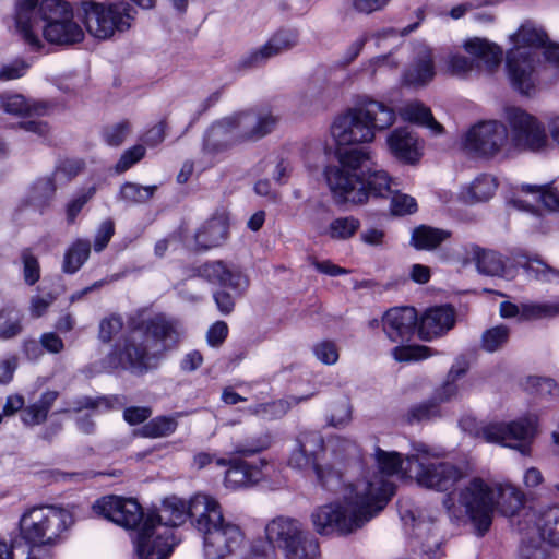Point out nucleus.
<instances>
[{
  "label": "nucleus",
  "mask_w": 559,
  "mask_h": 559,
  "mask_svg": "<svg viewBox=\"0 0 559 559\" xmlns=\"http://www.w3.org/2000/svg\"><path fill=\"white\" fill-rule=\"evenodd\" d=\"M395 121L394 109L369 97L337 116L331 134L335 141L337 166H328L325 179L337 205L366 204L370 199H385L391 191V177L377 165L365 147H348L370 143L377 131L390 128Z\"/></svg>",
  "instance_id": "obj_1"
},
{
  "label": "nucleus",
  "mask_w": 559,
  "mask_h": 559,
  "mask_svg": "<svg viewBox=\"0 0 559 559\" xmlns=\"http://www.w3.org/2000/svg\"><path fill=\"white\" fill-rule=\"evenodd\" d=\"M376 469H366L345 487L344 506L330 503L319 507L311 521L320 535H349L377 516L395 492L389 477L401 473L407 478V460L394 451L376 448Z\"/></svg>",
  "instance_id": "obj_2"
},
{
  "label": "nucleus",
  "mask_w": 559,
  "mask_h": 559,
  "mask_svg": "<svg viewBox=\"0 0 559 559\" xmlns=\"http://www.w3.org/2000/svg\"><path fill=\"white\" fill-rule=\"evenodd\" d=\"M189 504L171 497L164 501L157 513L148 512L136 533L135 549L142 559H167L176 545L173 527L185 523Z\"/></svg>",
  "instance_id": "obj_3"
},
{
  "label": "nucleus",
  "mask_w": 559,
  "mask_h": 559,
  "mask_svg": "<svg viewBox=\"0 0 559 559\" xmlns=\"http://www.w3.org/2000/svg\"><path fill=\"white\" fill-rule=\"evenodd\" d=\"M182 331L177 318L163 312L139 308L127 318V328L119 344L112 349H162L177 347L181 341Z\"/></svg>",
  "instance_id": "obj_4"
},
{
  "label": "nucleus",
  "mask_w": 559,
  "mask_h": 559,
  "mask_svg": "<svg viewBox=\"0 0 559 559\" xmlns=\"http://www.w3.org/2000/svg\"><path fill=\"white\" fill-rule=\"evenodd\" d=\"M449 515L460 519L465 515L477 535L490 528L496 511L493 484L481 477H473L443 499Z\"/></svg>",
  "instance_id": "obj_5"
},
{
  "label": "nucleus",
  "mask_w": 559,
  "mask_h": 559,
  "mask_svg": "<svg viewBox=\"0 0 559 559\" xmlns=\"http://www.w3.org/2000/svg\"><path fill=\"white\" fill-rule=\"evenodd\" d=\"M406 460L407 478L423 488L448 491L468 476L467 466L440 460L439 453L424 443L414 444Z\"/></svg>",
  "instance_id": "obj_6"
},
{
  "label": "nucleus",
  "mask_w": 559,
  "mask_h": 559,
  "mask_svg": "<svg viewBox=\"0 0 559 559\" xmlns=\"http://www.w3.org/2000/svg\"><path fill=\"white\" fill-rule=\"evenodd\" d=\"M71 523L70 512L53 506L26 512L21 519V531L31 547L24 559H50L49 551L43 547L56 545Z\"/></svg>",
  "instance_id": "obj_7"
},
{
  "label": "nucleus",
  "mask_w": 559,
  "mask_h": 559,
  "mask_svg": "<svg viewBox=\"0 0 559 559\" xmlns=\"http://www.w3.org/2000/svg\"><path fill=\"white\" fill-rule=\"evenodd\" d=\"M75 5L76 16L84 23L87 32L100 40L129 31L138 14L136 9L126 0H81Z\"/></svg>",
  "instance_id": "obj_8"
},
{
  "label": "nucleus",
  "mask_w": 559,
  "mask_h": 559,
  "mask_svg": "<svg viewBox=\"0 0 559 559\" xmlns=\"http://www.w3.org/2000/svg\"><path fill=\"white\" fill-rule=\"evenodd\" d=\"M264 536L270 546L283 552L285 559H320V545L298 520L275 516L264 526Z\"/></svg>",
  "instance_id": "obj_9"
},
{
  "label": "nucleus",
  "mask_w": 559,
  "mask_h": 559,
  "mask_svg": "<svg viewBox=\"0 0 559 559\" xmlns=\"http://www.w3.org/2000/svg\"><path fill=\"white\" fill-rule=\"evenodd\" d=\"M477 435L486 442L500 444L530 456L532 443L538 435V417L526 415L508 423H490L483 426Z\"/></svg>",
  "instance_id": "obj_10"
},
{
  "label": "nucleus",
  "mask_w": 559,
  "mask_h": 559,
  "mask_svg": "<svg viewBox=\"0 0 559 559\" xmlns=\"http://www.w3.org/2000/svg\"><path fill=\"white\" fill-rule=\"evenodd\" d=\"M198 274L209 283L221 287V289L214 292L213 299L222 314H230L235 309L236 298L231 293L227 292L226 288L231 289L236 296H240L241 273L229 269L224 261L216 260L200 265L198 267Z\"/></svg>",
  "instance_id": "obj_11"
},
{
  "label": "nucleus",
  "mask_w": 559,
  "mask_h": 559,
  "mask_svg": "<svg viewBox=\"0 0 559 559\" xmlns=\"http://www.w3.org/2000/svg\"><path fill=\"white\" fill-rule=\"evenodd\" d=\"M418 313L415 307H393L382 317V329L388 338L396 343L392 349H432L426 345L412 344L417 335Z\"/></svg>",
  "instance_id": "obj_12"
},
{
  "label": "nucleus",
  "mask_w": 559,
  "mask_h": 559,
  "mask_svg": "<svg viewBox=\"0 0 559 559\" xmlns=\"http://www.w3.org/2000/svg\"><path fill=\"white\" fill-rule=\"evenodd\" d=\"M507 139L508 130L502 122L480 121L465 133L463 147L477 157L491 158L501 151Z\"/></svg>",
  "instance_id": "obj_13"
},
{
  "label": "nucleus",
  "mask_w": 559,
  "mask_h": 559,
  "mask_svg": "<svg viewBox=\"0 0 559 559\" xmlns=\"http://www.w3.org/2000/svg\"><path fill=\"white\" fill-rule=\"evenodd\" d=\"M92 509L95 514L124 528H140L146 516L135 499L120 496L102 497L93 503Z\"/></svg>",
  "instance_id": "obj_14"
},
{
  "label": "nucleus",
  "mask_w": 559,
  "mask_h": 559,
  "mask_svg": "<svg viewBox=\"0 0 559 559\" xmlns=\"http://www.w3.org/2000/svg\"><path fill=\"white\" fill-rule=\"evenodd\" d=\"M508 121L518 147L539 152L547 146L545 127L533 115L521 108H512L508 114Z\"/></svg>",
  "instance_id": "obj_15"
},
{
  "label": "nucleus",
  "mask_w": 559,
  "mask_h": 559,
  "mask_svg": "<svg viewBox=\"0 0 559 559\" xmlns=\"http://www.w3.org/2000/svg\"><path fill=\"white\" fill-rule=\"evenodd\" d=\"M456 318V309L452 304H441L426 308L418 317V338L430 343L444 337L454 329Z\"/></svg>",
  "instance_id": "obj_16"
},
{
  "label": "nucleus",
  "mask_w": 559,
  "mask_h": 559,
  "mask_svg": "<svg viewBox=\"0 0 559 559\" xmlns=\"http://www.w3.org/2000/svg\"><path fill=\"white\" fill-rule=\"evenodd\" d=\"M206 559H224L234 552L242 543L240 527L231 522L223 521L218 525L201 531Z\"/></svg>",
  "instance_id": "obj_17"
},
{
  "label": "nucleus",
  "mask_w": 559,
  "mask_h": 559,
  "mask_svg": "<svg viewBox=\"0 0 559 559\" xmlns=\"http://www.w3.org/2000/svg\"><path fill=\"white\" fill-rule=\"evenodd\" d=\"M250 117L251 114L238 112L213 123L204 134L203 151L215 155L225 152L235 141L240 142L238 134L234 136L230 133L239 130Z\"/></svg>",
  "instance_id": "obj_18"
},
{
  "label": "nucleus",
  "mask_w": 559,
  "mask_h": 559,
  "mask_svg": "<svg viewBox=\"0 0 559 559\" xmlns=\"http://www.w3.org/2000/svg\"><path fill=\"white\" fill-rule=\"evenodd\" d=\"M519 522L540 540L559 547V507L525 510Z\"/></svg>",
  "instance_id": "obj_19"
},
{
  "label": "nucleus",
  "mask_w": 559,
  "mask_h": 559,
  "mask_svg": "<svg viewBox=\"0 0 559 559\" xmlns=\"http://www.w3.org/2000/svg\"><path fill=\"white\" fill-rule=\"evenodd\" d=\"M506 68L514 91L525 96L535 93L536 86L533 80L535 66L534 58L530 52L508 55Z\"/></svg>",
  "instance_id": "obj_20"
},
{
  "label": "nucleus",
  "mask_w": 559,
  "mask_h": 559,
  "mask_svg": "<svg viewBox=\"0 0 559 559\" xmlns=\"http://www.w3.org/2000/svg\"><path fill=\"white\" fill-rule=\"evenodd\" d=\"M229 217L225 213H215L207 218L194 234L198 251H207L222 246L229 237Z\"/></svg>",
  "instance_id": "obj_21"
},
{
  "label": "nucleus",
  "mask_w": 559,
  "mask_h": 559,
  "mask_svg": "<svg viewBox=\"0 0 559 559\" xmlns=\"http://www.w3.org/2000/svg\"><path fill=\"white\" fill-rule=\"evenodd\" d=\"M189 516L199 532L218 525L225 520L219 502L205 493H197L191 498Z\"/></svg>",
  "instance_id": "obj_22"
},
{
  "label": "nucleus",
  "mask_w": 559,
  "mask_h": 559,
  "mask_svg": "<svg viewBox=\"0 0 559 559\" xmlns=\"http://www.w3.org/2000/svg\"><path fill=\"white\" fill-rule=\"evenodd\" d=\"M74 13L68 14L57 21L45 24L43 27L44 38L52 45L71 46L84 39L81 26L73 21Z\"/></svg>",
  "instance_id": "obj_23"
},
{
  "label": "nucleus",
  "mask_w": 559,
  "mask_h": 559,
  "mask_svg": "<svg viewBox=\"0 0 559 559\" xmlns=\"http://www.w3.org/2000/svg\"><path fill=\"white\" fill-rule=\"evenodd\" d=\"M37 5L38 0H16L14 9L15 27L23 41L36 52L44 47L36 32H33V17Z\"/></svg>",
  "instance_id": "obj_24"
},
{
  "label": "nucleus",
  "mask_w": 559,
  "mask_h": 559,
  "mask_svg": "<svg viewBox=\"0 0 559 559\" xmlns=\"http://www.w3.org/2000/svg\"><path fill=\"white\" fill-rule=\"evenodd\" d=\"M417 144V138L406 127L394 129L388 136L391 154L404 164L414 165L419 162L421 153Z\"/></svg>",
  "instance_id": "obj_25"
},
{
  "label": "nucleus",
  "mask_w": 559,
  "mask_h": 559,
  "mask_svg": "<svg viewBox=\"0 0 559 559\" xmlns=\"http://www.w3.org/2000/svg\"><path fill=\"white\" fill-rule=\"evenodd\" d=\"M465 257L463 264L475 262L476 269L480 274L489 276H500L504 272L506 265L501 254L492 250H485L478 245L463 246Z\"/></svg>",
  "instance_id": "obj_26"
},
{
  "label": "nucleus",
  "mask_w": 559,
  "mask_h": 559,
  "mask_svg": "<svg viewBox=\"0 0 559 559\" xmlns=\"http://www.w3.org/2000/svg\"><path fill=\"white\" fill-rule=\"evenodd\" d=\"M216 465L226 466L224 485L231 490H238L251 486L259 480V471L254 466L239 459L226 461L225 459H216Z\"/></svg>",
  "instance_id": "obj_27"
},
{
  "label": "nucleus",
  "mask_w": 559,
  "mask_h": 559,
  "mask_svg": "<svg viewBox=\"0 0 559 559\" xmlns=\"http://www.w3.org/2000/svg\"><path fill=\"white\" fill-rule=\"evenodd\" d=\"M57 183L52 176L37 178L29 188L26 204L39 215L48 214L56 199Z\"/></svg>",
  "instance_id": "obj_28"
},
{
  "label": "nucleus",
  "mask_w": 559,
  "mask_h": 559,
  "mask_svg": "<svg viewBox=\"0 0 559 559\" xmlns=\"http://www.w3.org/2000/svg\"><path fill=\"white\" fill-rule=\"evenodd\" d=\"M109 359L115 368L143 373L156 368L162 357L157 352H110Z\"/></svg>",
  "instance_id": "obj_29"
},
{
  "label": "nucleus",
  "mask_w": 559,
  "mask_h": 559,
  "mask_svg": "<svg viewBox=\"0 0 559 559\" xmlns=\"http://www.w3.org/2000/svg\"><path fill=\"white\" fill-rule=\"evenodd\" d=\"M496 510L504 516H514L523 509L524 492L515 485L504 481L495 483Z\"/></svg>",
  "instance_id": "obj_30"
},
{
  "label": "nucleus",
  "mask_w": 559,
  "mask_h": 559,
  "mask_svg": "<svg viewBox=\"0 0 559 559\" xmlns=\"http://www.w3.org/2000/svg\"><path fill=\"white\" fill-rule=\"evenodd\" d=\"M451 236L450 230L421 224L413 229L409 242L418 251H432Z\"/></svg>",
  "instance_id": "obj_31"
},
{
  "label": "nucleus",
  "mask_w": 559,
  "mask_h": 559,
  "mask_svg": "<svg viewBox=\"0 0 559 559\" xmlns=\"http://www.w3.org/2000/svg\"><path fill=\"white\" fill-rule=\"evenodd\" d=\"M463 47L467 53L484 61L488 69L497 68L502 61L501 47L486 38H469Z\"/></svg>",
  "instance_id": "obj_32"
},
{
  "label": "nucleus",
  "mask_w": 559,
  "mask_h": 559,
  "mask_svg": "<svg viewBox=\"0 0 559 559\" xmlns=\"http://www.w3.org/2000/svg\"><path fill=\"white\" fill-rule=\"evenodd\" d=\"M251 117L240 127L242 131L238 134L240 142L258 141L270 134L278 122V117L272 114L255 117L253 111H247Z\"/></svg>",
  "instance_id": "obj_33"
},
{
  "label": "nucleus",
  "mask_w": 559,
  "mask_h": 559,
  "mask_svg": "<svg viewBox=\"0 0 559 559\" xmlns=\"http://www.w3.org/2000/svg\"><path fill=\"white\" fill-rule=\"evenodd\" d=\"M436 75L435 63L430 57L416 60L404 69L401 84L405 87H419L428 84Z\"/></svg>",
  "instance_id": "obj_34"
},
{
  "label": "nucleus",
  "mask_w": 559,
  "mask_h": 559,
  "mask_svg": "<svg viewBox=\"0 0 559 559\" xmlns=\"http://www.w3.org/2000/svg\"><path fill=\"white\" fill-rule=\"evenodd\" d=\"M548 37L543 27H538L532 21H525L512 35V40L516 47L542 49L547 44Z\"/></svg>",
  "instance_id": "obj_35"
},
{
  "label": "nucleus",
  "mask_w": 559,
  "mask_h": 559,
  "mask_svg": "<svg viewBox=\"0 0 559 559\" xmlns=\"http://www.w3.org/2000/svg\"><path fill=\"white\" fill-rule=\"evenodd\" d=\"M73 13V8L68 1L64 0H38L35 16L33 17V32L38 25L39 21L48 24L52 21H57L68 14Z\"/></svg>",
  "instance_id": "obj_36"
},
{
  "label": "nucleus",
  "mask_w": 559,
  "mask_h": 559,
  "mask_svg": "<svg viewBox=\"0 0 559 559\" xmlns=\"http://www.w3.org/2000/svg\"><path fill=\"white\" fill-rule=\"evenodd\" d=\"M91 254V242L87 239L74 240L66 250L62 271L66 274L76 273L87 261Z\"/></svg>",
  "instance_id": "obj_37"
},
{
  "label": "nucleus",
  "mask_w": 559,
  "mask_h": 559,
  "mask_svg": "<svg viewBox=\"0 0 559 559\" xmlns=\"http://www.w3.org/2000/svg\"><path fill=\"white\" fill-rule=\"evenodd\" d=\"M522 540L519 549V559H551L549 550L543 546L539 538L531 533V527L518 523Z\"/></svg>",
  "instance_id": "obj_38"
},
{
  "label": "nucleus",
  "mask_w": 559,
  "mask_h": 559,
  "mask_svg": "<svg viewBox=\"0 0 559 559\" xmlns=\"http://www.w3.org/2000/svg\"><path fill=\"white\" fill-rule=\"evenodd\" d=\"M58 399L57 391H47L37 403L23 411L22 420L25 425L35 426L44 423L52 404Z\"/></svg>",
  "instance_id": "obj_39"
},
{
  "label": "nucleus",
  "mask_w": 559,
  "mask_h": 559,
  "mask_svg": "<svg viewBox=\"0 0 559 559\" xmlns=\"http://www.w3.org/2000/svg\"><path fill=\"white\" fill-rule=\"evenodd\" d=\"M559 316V298L552 302H523L521 322L551 319Z\"/></svg>",
  "instance_id": "obj_40"
},
{
  "label": "nucleus",
  "mask_w": 559,
  "mask_h": 559,
  "mask_svg": "<svg viewBox=\"0 0 559 559\" xmlns=\"http://www.w3.org/2000/svg\"><path fill=\"white\" fill-rule=\"evenodd\" d=\"M521 191L528 194H537L538 201L545 209L551 212H559V191L550 183L543 186L523 183Z\"/></svg>",
  "instance_id": "obj_41"
},
{
  "label": "nucleus",
  "mask_w": 559,
  "mask_h": 559,
  "mask_svg": "<svg viewBox=\"0 0 559 559\" xmlns=\"http://www.w3.org/2000/svg\"><path fill=\"white\" fill-rule=\"evenodd\" d=\"M360 225V221L355 216L337 217L329 224L328 235L332 239L346 240L355 236Z\"/></svg>",
  "instance_id": "obj_42"
},
{
  "label": "nucleus",
  "mask_w": 559,
  "mask_h": 559,
  "mask_svg": "<svg viewBox=\"0 0 559 559\" xmlns=\"http://www.w3.org/2000/svg\"><path fill=\"white\" fill-rule=\"evenodd\" d=\"M497 187L495 177L488 174H480L471 183L468 194L475 202H486L493 197Z\"/></svg>",
  "instance_id": "obj_43"
},
{
  "label": "nucleus",
  "mask_w": 559,
  "mask_h": 559,
  "mask_svg": "<svg viewBox=\"0 0 559 559\" xmlns=\"http://www.w3.org/2000/svg\"><path fill=\"white\" fill-rule=\"evenodd\" d=\"M314 473L318 483L326 490L338 491L343 488L342 495L344 496L345 486H343V475L340 469H336L330 464L314 465ZM349 484H347L348 486Z\"/></svg>",
  "instance_id": "obj_44"
},
{
  "label": "nucleus",
  "mask_w": 559,
  "mask_h": 559,
  "mask_svg": "<svg viewBox=\"0 0 559 559\" xmlns=\"http://www.w3.org/2000/svg\"><path fill=\"white\" fill-rule=\"evenodd\" d=\"M177 421L173 417L159 416L141 428V436L147 438H163L171 435L177 429Z\"/></svg>",
  "instance_id": "obj_45"
},
{
  "label": "nucleus",
  "mask_w": 559,
  "mask_h": 559,
  "mask_svg": "<svg viewBox=\"0 0 559 559\" xmlns=\"http://www.w3.org/2000/svg\"><path fill=\"white\" fill-rule=\"evenodd\" d=\"M157 186H141L135 182H124L120 187V198L126 202L144 203L153 198Z\"/></svg>",
  "instance_id": "obj_46"
},
{
  "label": "nucleus",
  "mask_w": 559,
  "mask_h": 559,
  "mask_svg": "<svg viewBox=\"0 0 559 559\" xmlns=\"http://www.w3.org/2000/svg\"><path fill=\"white\" fill-rule=\"evenodd\" d=\"M298 29L282 27L270 37V39L266 41V45H271V51H274V56H277L282 51L295 47L298 43Z\"/></svg>",
  "instance_id": "obj_47"
},
{
  "label": "nucleus",
  "mask_w": 559,
  "mask_h": 559,
  "mask_svg": "<svg viewBox=\"0 0 559 559\" xmlns=\"http://www.w3.org/2000/svg\"><path fill=\"white\" fill-rule=\"evenodd\" d=\"M308 397L309 396H290L288 399L261 404L255 409V413L267 418L281 417L285 415L293 405H297L298 403L306 401Z\"/></svg>",
  "instance_id": "obj_48"
},
{
  "label": "nucleus",
  "mask_w": 559,
  "mask_h": 559,
  "mask_svg": "<svg viewBox=\"0 0 559 559\" xmlns=\"http://www.w3.org/2000/svg\"><path fill=\"white\" fill-rule=\"evenodd\" d=\"M525 389L540 397H556L559 395V385L550 378L528 377Z\"/></svg>",
  "instance_id": "obj_49"
},
{
  "label": "nucleus",
  "mask_w": 559,
  "mask_h": 559,
  "mask_svg": "<svg viewBox=\"0 0 559 559\" xmlns=\"http://www.w3.org/2000/svg\"><path fill=\"white\" fill-rule=\"evenodd\" d=\"M352 405L347 397H342L331 405L328 423L330 426L340 428L348 425L352 420Z\"/></svg>",
  "instance_id": "obj_50"
},
{
  "label": "nucleus",
  "mask_w": 559,
  "mask_h": 559,
  "mask_svg": "<svg viewBox=\"0 0 559 559\" xmlns=\"http://www.w3.org/2000/svg\"><path fill=\"white\" fill-rule=\"evenodd\" d=\"M130 132V123L127 120L112 126H106L102 130V138L108 146H120Z\"/></svg>",
  "instance_id": "obj_51"
},
{
  "label": "nucleus",
  "mask_w": 559,
  "mask_h": 559,
  "mask_svg": "<svg viewBox=\"0 0 559 559\" xmlns=\"http://www.w3.org/2000/svg\"><path fill=\"white\" fill-rule=\"evenodd\" d=\"M510 335L508 326L500 324L487 329L481 336L483 349H498L507 344Z\"/></svg>",
  "instance_id": "obj_52"
},
{
  "label": "nucleus",
  "mask_w": 559,
  "mask_h": 559,
  "mask_svg": "<svg viewBox=\"0 0 559 559\" xmlns=\"http://www.w3.org/2000/svg\"><path fill=\"white\" fill-rule=\"evenodd\" d=\"M403 118L408 122L425 126L429 120H432V111L429 107L420 102H415L406 105L403 109Z\"/></svg>",
  "instance_id": "obj_53"
},
{
  "label": "nucleus",
  "mask_w": 559,
  "mask_h": 559,
  "mask_svg": "<svg viewBox=\"0 0 559 559\" xmlns=\"http://www.w3.org/2000/svg\"><path fill=\"white\" fill-rule=\"evenodd\" d=\"M23 278L28 286L35 285L40 278V266L29 248L22 251Z\"/></svg>",
  "instance_id": "obj_54"
},
{
  "label": "nucleus",
  "mask_w": 559,
  "mask_h": 559,
  "mask_svg": "<svg viewBox=\"0 0 559 559\" xmlns=\"http://www.w3.org/2000/svg\"><path fill=\"white\" fill-rule=\"evenodd\" d=\"M418 204L415 198L405 194L397 193L391 199L390 211L394 216H405L416 213Z\"/></svg>",
  "instance_id": "obj_55"
},
{
  "label": "nucleus",
  "mask_w": 559,
  "mask_h": 559,
  "mask_svg": "<svg viewBox=\"0 0 559 559\" xmlns=\"http://www.w3.org/2000/svg\"><path fill=\"white\" fill-rule=\"evenodd\" d=\"M123 329V321L119 314H110L99 323L98 337L104 343H109Z\"/></svg>",
  "instance_id": "obj_56"
},
{
  "label": "nucleus",
  "mask_w": 559,
  "mask_h": 559,
  "mask_svg": "<svg viewBox=\"0 0 559 559\" xmlns=\"http://www.w3.org/2000/svg\"><path fill=\"white\" fill-rule=\"evenodd\" d=\"M323 438L318 431L306 430L297 438V445L318 459V454L323 450Z\"/></svg>",
  "instance_id": "obj_57"
},
{
  "label": "nucleus",
  "mask_w": 559,
  "mask_h": 559,
  "mask_svg": "<svg viewBox=\"0 0 559 559\" xmlns=\"http://www.w3.org/2000/svg\"><path fill=\"white\" fill-rule=\"evenodd\" d=\"M145 147L141 144L133 145L126 150L115 165V170L122 174L139 163L145 156Z\"/></svg>",
  "instance_id": "obj_58"
},
{
  "label": "nucleus",
  "mask_w": 559,
  "mask_h": 559,
  "mask_svg": "<svg viewBox=\"0 0 559 559\" xmlns=\"http://www.w3.org/2000/svg\"><path fill=\"white\" fill-rule=\"evenodd\" d=\"M272 57H274V51H271V45L265 43L260 48L253 49L247 56H243L239 61V67L242 69L257 68L264 64Z\"/></svg>",
  "instance_id": "obj_59"
},
{
  "label": "nucleus",
  "mask_w": 559,
  "mask_h": 559,
  "mask_svg": "<svg viewBox=\"0 0 559 559\" xmlns=\"http://www.w3.org/2000/svg\"><path fill=\"white\" fill-rule=\"evenodd\" d=\"M99 407L110 408V400L108 397L93 399L83 396L73 401L69 407L58 411V413H69L71 411L79 413L83 409H96Z\"/></svg>",
  "instance_id": "obj_60"
},
{
  "label": "nucleus",
  "mask_w": 559,
  "mask_h": 559,
  "mask_svg": "<svg viewBox=\"0 0 559 559\" xmlns=\"http://www.w3.org/2000/svg\"><path fill=\"white\" fill-rule=\"evenodd\" d=\"M29 67V63H27L24 59H14L11 63L1 67L0 81H12L21 79L27 73Z\"/></svg>",
  "instance_id": "obj_61"
},
{
  "label": "nucleus",
  "mask_w": 559,
  "mask_h": 559,
  "mask_svg": "<svg viewBox=\"0 0 559 559\" xmlns=\"http://www.w3.org/2000/svg\"><path fill=\"white\" fill-rule=\"evenodd\" d=\"M94 188L88 189V191L75 197L74 199L70 200L66 205V216H67V223L69 225L74 224L76 217L85 206V204L90 201V199L94 194Z\"/></svg>",
  "instance_id": "obj_62"
},
{
  "label": "nucleus",
  "mask_w": 559,
  "mask_h": 559,
  "mask_svg": "<svg viewBox=\"0 0 559 559\" xmlns=\"http://www.w3.org/2000/svg\"><path fill=\"white\" fill-rule=\"evenodd\" d=\"M439 415V408L433 402H423L413 406L408 413L409 421H423Z\"/></svg>",
  "instance_id": "obj_63"
},
{
  "label": "nucleus",
  "mask_w": 559,
  "mask_h": 559,
  "mask_svg": "<svg viewBox=\"0 0 559 559\" xmlns=\"http://www.w3.org/2000/svg\"><path fill=\"white\" fill-rule=\"evenodd\" d=\"M317 461L318 459L296 445V449L289 456L288 464L290 467L296 469H307L311 467L314 471V465H319Z\"/></svg>",
  "instance_id": "obj_64"
}]
</instances>
